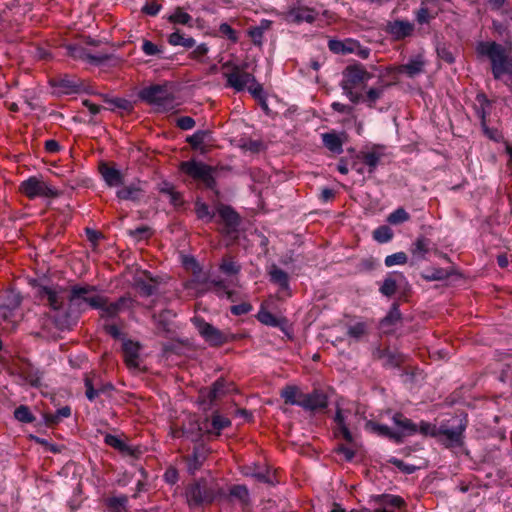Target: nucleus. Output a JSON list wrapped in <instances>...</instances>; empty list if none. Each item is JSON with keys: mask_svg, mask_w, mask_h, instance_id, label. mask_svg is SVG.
Wrapping results in <instances>:
<instances>
[{"mask_svg": "<svg viewBox=\"0 0 512 512\" xmlns=\"http://www.w3.org/2000/svg\"><path fill=\"white\" fill-rule=\"evenodd\" d=\"M95 286L91 285H75L68 290L67 311L54 316L55 326L60 329H69L77 319L78 314L85 309L86 306L97 309L102 305V296L95 295Z\"/></svg>", "mask_w": 512, "mask_h": 512, "instance_id": "nucleus-1", "label": "nucleus"}, {"mask_svg": "<svg viewBox=\"0 0 512 512\" xmlns=\"http://www.w3.org/2000/svg\"><path fill=\"white\" fill-rule=\"evenodd\" d=\"M224 495L223 489L214 479L200 478L185 488V498L189 507L210 505Z\"/></svg>", "mask_w": 512, "mask_h": 512, "instance_id": "nucleus-2", "label": "nucleus"}, {"mask_svg": "<svg viewBox=\"0 0 512 512\" xmlns=\"http://www.w3.org/2000/svg\"><path fill=\"white\" fill-rule=\"evenodd\" d=\"M478 57L490 60L492 73L495 79H500L508 73L512 59H509L506 48L494 41H481L476 45Z\"/></svg>", "mask_w": 512, "mask_h": 512, "instance_id": "nucleus-3", "label": "nucleus"}, {"mask_svg": "<svg viewBox=\"0 0 512 512\" xmlns=\"http://www.w3.org/2000/svg\"><path fill=\"white\" fill-rule=\"evenodd\" d=\"M343 77L340 87L343 94L353 104L360 103L362 94L356 91V88L364 86L372 77L362 64H351L343 70Z\"/></svg>", "mask_w": 512, "mask_h": 512, "instance_id": "nucleus-4", "label": "nucleus"}, {"mask_svg": "<svg viewBox=\"0 0 512 512\" xmlns=\"http://www.w3.org/2000/svg\"><path fill=\"white\" fill-rule=\"evenodd\" d=\"M19 191L29 199L36 197L55 198L58 191L44 181L42 177L32 176L21 182Z\"/></svg>", "mask_w": 512, "mask_h": 512, "instance_id": "nucleus-5", "label": "nucleus"}, {"mask_svg": "<svg viewBox=\"0 0 512 512\" xmlns=\"http://www.w3.org/2000/svg\"><path fill=\"white\" fill-rule=\"evenodd\" d=\"M139 97L152 105L164 110L173 107L174 96L167 85H152L140 91Z\"/></svg>", "mask_w": 512, "mask_h": 512, "instance_id": "nucleus-6", "label": "nucleus"}, {"mask_svg": "<svg viewBox=\"0 0 512 512\" xmlns=\"http://www.w3.org/2000/svg\"><path fill=\"white\" fill-rule=\"evenodd\" d=\"M39 295L47 301L49 307L53 310L54 313L51 315L53 321L56 314H62L64 311H67V304L65 302L66 300L68 301L67 288L41 286L39 288Z\"/></svg>", "mask_w": 512, "mask_h": 512, "instance_id": "nucleus-7", "label": "nucleus"}, {"mask_svg": "<svg viewBox=\"0 0 512 512\" xmlns=\"http://www.w3.org/2000/svg\"><path fill=\"white\" fill-rule=\"evenodd\" d=\"M180 169L191 178L202 181L207 188L214 189L216 181L213 176L215 172L213 167L191 160L182 162Z\"/></svg>", "mask_w": 512, "mask_h": 512, "instance_id": "nucleus-8", "label": "nucleus"}, {"mask_svg": "<svg viewBox=\"0 0 512 512\" xmlns=\"http://www.w3.org/2000/svg\"><path fill=\"white\" fill-rule=\"evenodd\" d=\"M328 47L334 53H337V54L354 53L362 59H366L370 55L369 48L361 46L358 41L353 40V39H346L344 41L330 40L328 42Z\"/></svg>", "mask_w": 512, "mask_h": 512, "instance_id": "nucleus-9", "label": "nucleus"}, {"mask_svg": "<svg viewBox=\"0 0 512 512\" xmlns=\"http://www.w3.org/2000/svg\"><path fill=\"white\" fill-rule=\"evenodd\" d=\"M67 55L74 60H81L94 65H100L108 61L111 57L108 54H92L85 47L78 44H69L65 46Z\"/></svg>", "mask_w": 512, "mask_h": 512, "instance_id": "nucleus-10", "label": "nucleus"}, {"mask_svg": "<svg viewBox=\"0 0 512 512\" xmlns=\"http://www.w3.org/2000/svg\"><path fill=\"white\" fill-rule=\"evenodd\" d=\"M193 323L201 336L211 345L218 346L227 342L226 336L211 324L199 317L193 318Z\"/></svg>", "mask_w": 512, "mask_h": 512, "instance_id": "nucleus-11", "label": "nucleus"}, {"mask_svg": "<svg viewBox=\"0 0 512 512\" xmlns=\"http://www.w3.org/2000/svg\"><path fill=\"white\" fill-rule=\"evenodd\" d=\"M103 303L97 309L101 310L102 317H115L120 312L132 308L134 300L129 296H122L115 302H109L108 298L102 296Z\"/></svg>", "mask_w": 512, "mask_h": 512, "instance_id": "nucleus-12", "label": "nucleus"}, {"mask_svg": "<svg viewBox=\"0 0 512 512\" xmlns=\"http://www.w3.org/2000/svg\"><path fill=\"white\" fill-rule=\"evenodd\" d=\"M227 85L236 91H242L248 88L251 82H254V76L251 73L241 70L234 66L230 73H226Z\"/></svg>", "mask_w": 512, "mask_h": 512, "instance_id": "nucleus-13", "label": "nucleus"}, {"mask_svg": "<svg viewBox=\"0 0 512 512\" xmlns=\"http://www.w3.org/2000/svg\"><path fill=\"white\" fill-rule=\"evenodd\" d=\"M86 388L85 395L88 400L93 401L101 393H106L113 389L111 383H103L96 374L87 375L84 379Z\"/></svg>", "mask_w": 512, "mask_h": 512, "instance_id": "nucleus-14", "label": "nucleus"}, {"mask_svg": "<svg viewBox=\"0 0 512 512\" xmlns=\"http://www.w3.org/2000/svg\"><path fill=\"white\" fill-rule=\"evenodd\" d=\"M134 287L142 297L154 295L158 289V282L146 271L134 277Z\"/></svg>", "mask_w": 512, "mask_h": 512, "instance_id": "nucleus-15", "label": "nucleus"}, {"mask_svg": "<svg viewBox=\"0 0 512 512\" xmlns=\"http://www.w3.org/2000/svg\"><path fill=\"white\" fill-rule=\"evenodd\" d=\"M327 405L328 401L326 395L319 390H314L308 394L304 393L303 396H301L300 407L305 410L315 411L324 409L327 407Z\"/></svg>", "mask_w": 512, "mask_h": 512, "instance_id": "nucleus-16", "label": "nucleus"}, {"mask_svg": "<svg viewBox=\"0 0 512 512\" xmlns=\"http://www.w3.org/2000/svg\"><path fill=\"white\" fill-rule=\"evenodd\" d=\"M374 357L382 360L383 365L388 368H397L403 364L407 356L398 351H392L389 349H376L373 353Z\"/></svg>", "mask_w": 512, "mask_h": 512, "instance_id": "nucleus-17", "label": "nucleus"}, {"mask_svg": "<svg viewBox=\"0 0 512 512\" xmlns=\"http://www.w3.org/2000/svg\"><path fill=\"white\" fill-rule=\"evenodd\" d=\"M217 213L221 221L225 224V232L230 234L235 232L240 224L239 215L228 205L220 204L217 207Z\"/></svg>", "mask_w": 512, "mask_h": 512, "instance_id": "nucleus-18", "label": "nucleus"}, {"mask_svg": "<svg viewBox=\"0 0 512 512\" xmlns=\"http://www.w3.org/2000/svg\"><path fill=\"white\" fill-rule=\"evenodd\" d=\"M99 172L109 187L119 186L124 183V176L122 172L107 163H100Z\"/></svg>", "mask_w": 512, "mask_h": 512, "instance_id": "nucleus-19", "label": "nucleus"}, {"mask_svg": "<svg viewBox=\"0 0 512 512\" xmlns=\"http://www.w3.org/2000/svg\"><path fill=\"white\" fill-rule=\"evenodd\" d=\"M210 281L206 273H203L199 267L193 273V278L186 284V288L194 290L197 294H203L210 291Z\"/></svg>", "mask_w": 512, "mask_h": 512, "instance_id": "nucleus-20", "label": "nucleus"}, {"mask_svg": "<svg viewBox=\"0 0 512 512\" xmlns=\"http://www.w3.org/2000/svg\"><path fill=\"white\" fill-rule=\"evenodd\" d=\"M208 449L204 445L195 446L193 454L186 457L187 470L190 474H195L203 465L208 455Z\"/></svg>", "mask_w": 512, "mask_h": 512, "instance_id": "nucleus-21", "label": "nucleus"}, {"mask_svg": "<svg viewBox=\"0 0 512 512\" xmlns=\"http://www.w3.org/2000/svg\"><path fill=\"white\" fill-rule=\"evenodd\" d=\"M414 30V25L409 21L396 20L389 22L387 25V32L391 34L395 39H404L410 36Z\"/></svg>", "mask_w": 512, "mask_h": 512, "instance_id": "nucleus-22", "label": "nucleus"}, {"mask_svg": "<svg viewBox=\"0 0 512 512\" xmlns=\"http://www.w3.org/2000/svg\"><path fill=\"white\" fill-rule=\"evenodd\" d=\"M257 319L264 325L279 327L281 331L288 334V322L286 318H277L265 309H261L257 314Z\"/></svg>", "mask_w": 512, "mask_h": 512, "instance_id": "nucleus-23", "label": "nucleus"}, {"mask_svg": "<svg viewBox=\"0 0 512 512\" xmlns=\"http://www.w3.org/2000/svg\"><path fill=\"white\" fill-rule=\"evenodd\" d=\"M464 430L465 426L459 424L457 427L453 428H442L439 431V435L442 436V440L446 445H461Z\"/></svg>", "mask_w": 512, "mask_h": 512, "instance_id": "nucleus-24", "label": "nucleus"}, {"mask_svg": "<svg viewBox=\"0 0 512 512\" xmlns=\"http://www.w3.org/2000/svg\"><path fill=\"white\" fill-rule=\"evenodd\" d=\"M391 85V83L381 82L380 85L369 88L365 95L362 94L360 102L365 103L369 108H374L377 101L383 96L384 91Z\"/></svg>", "mask_w": 512, "mask_h": 512, "instance_id": "nucleus-25", "label": "nucleus"}, {"mask_svg": "<svg viewBox=\"0 0 512 512\" xmlns=\"http://www.w3.org/2000/svg\"><path fill=\"white\" fill-rule=\"evenodd\" d=\"M401 321V313L398 304L394 303L388 314L381 320L380 326L385 333H391L394 331L397 323Z\"/></svg>", "mask_w": 512, "mask_h": 512, "instance_id": "nucleus-26", "label": "nucleus"}, {"mask_svg": "<svg viewBox=\"0 0 512 512\" xmlns=\"http://www.w3.org/2000/svg\"><path fill=\"white\" fill-rule=\"evenodd\" d=\"M123 354L125 363L130 368H137L139 358V345L130 340L123 343Z\"/></svg>", "mask_w": 512, "mask_h": 512, "instance_id": "nucleus-27", "label": "nucleus"}, {"mask_svg": "<svg viewBox=\"0 0 512 512\" xmlns=\"http://www.w3.org/2000/svg\"><path fill=\"white\" fill-rule=\"evenodd\" d=\"M116 195L121 200L139 201L143 197V189L139 184H130L117 190Z\"/></svg>", "mask_w": 512, "mask_h": 512, "instance_id": "nucleus-28", "label": "nucleus"}, {"mask_svg": "<svg viewBox=\"0 0 512 512\" xmlns=\"http://www.w3.org/2000/svg\"><path fill=\"white\" fill-rule=\"evenodd\" d=\"M366 429L382 437L393 439L396 442H401V435L392 431L387 425L378 424L374 421L366 423Z\"/></svg>", "mask_w": 512, "mask_h": 512, "instance_id": "nucleus-29", "label": "nucleus"}, {"mask_svg": "<svg viewBox=\"0 0 512 512\" xmlns=\"http://www.w3.org/2000/svg\"><path fill=\"white\" fill-rule=\"evenodd\" d=\"M231 424L230 420L226 417H223L219 414H214L212 416V420L209 423L208 421L205 422L203 427H200L199 429H205L207 433H214L216 435L220 434V431L226 427H228Z\"/></svg>", "mask_w": 512, "mask_h": 512, "instance_id": "nucleus-30", "label": "nucleus"}, {"mask_svg": "<svg viewBox=\"0 0 512 512\" xmlns=\"http://www.w3.org/2000/svg\"><path fill=\"white\" fill-rule=\"evenodd\" d=\"M393 422L401 429V432H398L401 438L405 435L415 434L418 431L417 425L401 413H396L393 416Z\"/></svg>", "mask_w": 512, "mask_h": 512, "instance_id": "nucleus-31", "label": "nucleus"}, {"mask_svg": "<svg viewBox=\"0 0 512 512\" xmlns=\"http://www.w3.org/2000/svg\"><path fill=\"white\" fill-rule=\"evenodd\" d=\"M424 60L421 56H416L409 60L408 63L401 65L399 72L406 73L409 77H414L423 72Z\"/></svg>", "mask_w": 512, "mask_h": 512, "instance_id": "nucleus-32", "label": "nucleus"}, {"mask_svg": "<svg viewBox=\"0 0 512 512\" xmlns=\"http://www.w3.org/2000/svg\"><path fill=\"white\" fill-rule=\"evenodd\" d=\"M304 393L300 391L297 386L287 385L281 390V397L284 399L286 404L298 405L301 403V396Z\"/></svg>", "mask_w": 512, "mask_h": 512, "instance_id": "nucleus-33", "label": "nucleus"}, {"mask_svg": "<svg viewBox=\"0 0 512 512\" xmlns=\"http://www.w3.org/2000/svg\"><path fill=\"white\" fill-rule=\"evenodd\" d=\"M317 15L318 13L315 10L308 7H297L290 12V16L295 22L305 21L312 23L316 19Z\"/></svg>", "mask_w": 512, "mask_h": 512, "instance_id": "nucleus-34", "label": "nucleus"}, {"mask_svg": "<svg viewBox=\"0 0 512 512\" xmlns=\"http://www.w3.org/2000/svg\"><path fill=\"white\" fill-rule=\"evenodd\" d=\"M322 141L331 152L341 154L343 152V140L336 133L322 134Z\"/></svg>", "mask_w": 512, "mask_h": 512, "instance_id": "nucleus-35", "label": "nucleus"}, {"mask_svg": "<svg viewBox=\"0 0 512 512\" xmlns=\"http://www.w3.org/2000/svg\"><path fill=\"white\" fill-rule=\"evenodd\" d=\"M173 313L170 310H164L159 315H154L153 319L157 325L158 333H170Z\"/></svg>", "mask_w": 512, "mask_h": 512, "instance_id": "nucleus-36", "label": "nucleus"}, {"mask_svg": "<svg viewBox=\"0 0 512 512\" xmlns=\"http://www.w3.org/2000/svg\"><path fill=\"white\" fill-rule=\"evenodd\" d=\"M430 240L421 236L416 239L412 244L411 253L416 260L425 259L426 254L429 252Z\"/></svg>", "mask_w": 512, "mask_h": 512, "instance_id": "nucleus-37", "label": "nucleus"}, {"mask_svg": "<svg viewBox=\"0 0 512 512\" xmlns=\"http://www.w3.org/2000/svg\"><path fill=\"white\" fill-rule=\"evenodd\" d=\"M227 392L226 383L224 380H217L211 388L201 391V397L208 398L212 403L217 398L221 397Z\"/></svg>", "mask_w": 512, "mask_h": 512, "instance_id": "nucleus-38", "label": "nucleus"}, {"mask_svg": "<svg viewBox=\"0 0 512 512\" xmlns=\"http://www.w3.org/2000/svg\"><path fill=\"white\" fill-rule=\"evenodd\" d=\"M269 275L273 283L279 285L283 289L288 288L289 280L288 275L285 271H283L276 265H272L269 271Z\"/></svg>", "mask_w": 512, "mask_h": 512, "instance_id": "nucleus-39", "label": "nucleus"}, {"mask_svg": "<svg viewBox=\"0 0 512 512\" xmlns=\"http://www.w3.org/2000/svg\"><path fill=\"white\" fill-rule=\"evenodd\" d=\"M335 422L337 424L336 435L340 434L342 437L349 443L353 442V435L345 424L344 417L342 415V411L340 409L337 410L335 415Z\"/></svg>", "mask_w": 512, "mask_h": 512, "instance_id": "nucleus-40", "label": "nucleus"}, {"mask_svg": "<svg viewBox=\"0 0 512 512\" xmlns=\"http://www.w3.org/2000/svg\"><path fill=\"white\" fill-rule=\"evenodd\" d=\"M168 42L173 46H183L185 48H192L195 45V40L192 37H185L179 30L169 35Z\"/></svg>", "mask_w": 512, "mask_h": 512, "instance_id": "nucleus-41", "label": "nucleus"}, {"mask_svg": "<svg viewBox=\"0 0 512 512\" xmlns=\"http://www.w3.org/2000/svg\"><path fill=\"white\" fill-rule=\"evenodd\" d=\"M208 137V132L204 130H198L193 135L187 138V142L195 150H199L201 153L205 152L204 143Z\"/></svg>", "mask_w": 512, "mask_h": 512, "instance_id": "nucleus-42", "label": "nucleus"}, {"mask_svg": "<svg viewBox=\"0 0 512 512\" xmlns=\"http://www.w3.org/2000/svg\"><path fill=\"white\" fill-rule=\"evenodd\" d=\"M271 26V21L262 20L260 25L251 27L249 29V35L252 38L254 44L260 45L262 43L263 33L268 30Z\"/></svg>", "mask_w": 512, "mask_h": 512, "instance_id": "nucleus-43", "label": "nucleus"}, {"mask_svg": "<svg viewBox=\"0 0 512 512\" xmlns=\"http://www.w3.org/2000/svg\"><path fill=\"white\" fill-rule=\"evenodd\" d=\"M105 443L114 449L125 453V454H132L131 448L119 437L111 434H107L104 439Z\"/></svg>", "mask_w": 512, "mask_h": 512, "instance_id": "nucleus-44", "label": "nucleus"}, {"mask_svg": "<svg viewBox=\"0 0 512 512\" xmlns=\"http://www.w3.org/2000/svg\"><path fill=\"white\" fill-rule=\"evenodd\" d=\"M71 415V409L68 406H64L56 411V413H47L44 415L45 423L48 425H54L60 422L62 418H67Z\"/></svg>", "mask_w": 512, "mask_h": 512, "instance_id": "nucleus-45", "label": "nucleus"}, {"mask_svg": "<svg viewBox=\"0 0 512 512\" xmlns=\"http://www.w3.org/2000/svg\"><path fill=\"white\" fill-rule=\"evenodd\" d=\"M210 287L212 291H214L217 296L224 297L226 296L229 300L232 302L235 301L234 299V292L227 289V286L224 284L221 280H211L210 281Z\"/></svg>", "mask_w": 512, "mask_h": 512, "instance_id": "nucleus-46", "label": "nucleus"}, {"mask_svg": "<svg viewBox=\"0 0 512 512\" xmlns=\"http://www.w3.org/2000/svg\"><path fill=\"white\" fill-rule=\"evenodd\" d=\"M449 272L443 268H431L422 274V277L427 281H439L446 279Z\"/></svg>", "mask_w": 512, "mask_h": 512, "instance_id": "nucleus-47", "label": "nucleus"}, {"mask_svg": "<svg viewBox=\"0 0 512 512\" xmlns=\"http://www.w3.org/2000/svg\"><path fill=\"white\" fill-rule=\"evenodd\" d=\"M128 498L126 496L112 497L108 499L107 506L112 512H124Z\"/></svg>", "mask_w": 512, "mask_h": 512, "instance_id": "nucleus-48", "label": "nucleus"}, {"mask_svg": "<svg viewBox=\"0 0 512 512\" xmlns=\"http://www.w3.org/2000/svg\"><path fill=\"white\" fill-rule=\"evenodd\" d=\"M393 237V232L390 227L383 225L378 227L373 232V238L379 243L389 242Z\"/></svg>", "mask_w": 512, "mask_h": 512, "instance_id": "nucleus-49", "label": "nucleus"}, {"mask_svg": "<svg viewBox=\"0 0 512 512\" xmlns=\"http://www.w3.org/2000/svg\"><path fill=\"white\" fill-rule=\"evenodd\" d=\"M409 219V213L403 208H398L388 216L387 221L392 225H398Z\"/></svg>", "mask_w": 512, "mask_h": 512, "instance_id": "nucleus-50", "label": "nucleus"}, {"mask_svg": "<svg viewBox=\"0 0 512 512\" xmlns=\"http://www.w3.org/2000/svg\"><path fill=\"white\" fill-rule=\"evenodd\" d=\"M435 13L436 11L432 7L421 5V7L416 12V20L419 24L428 23L430 19L434 17Z\"/></svg>", "mask_w": 512, "mask_h": 512, "instance_id": "nucleus-51", "label": "nucleus"}, {"mask_svg": "<svg viewBox=\"0 0 512 512\" xmlns=\"http://www.w3.org/2000/svg\"><path fill=\"white\" fill-rule=\"evenodd\" d=\"M191 16L184 12L182 10V8L180 7H177L174 11L173 14H171L169 17H168V20L171 22V23H177V24H188L190 21H191Z\"/></svg>", "mask_w": 512, "mask_h": 512, "instance_id": "nucleus-52", "label": "nucleus"}, {"mask_svg": "<svg viewBox=\"0 0 512 512\" xmlns=\"http://www.w3.org/2000/svg\"><path fill=\"white\" fill-rule=\"evenodd\" d=\"M15 418L23 423H31L34 421V416L27 406L21 405L14 411Z\"/></svg>", "mask_w": 512, "mask_h": 512, "instance_id": "nucleus-53", "label": "nucleus"}, {"mask_svg": "<svg viewBox=\"0 0 512 512\" xmlns=\"http://www.w3.org/2000/svg\"><path fill=\"white\" fill-rule=\"evenodd\" d=\"M195 212L199 219L206 220L207 222L211 221L214 217V214L209 210L208 205L200 201L195 203Z\"/></svg>", "mask_w": 512, "mask_h": 512, "instance_id": "nucleus-54", "label": "nucleus"}, {"mask_svg": "<svg viewBox=\"0 0 512 512\" xmlns=\"http://www.w3.org/2000/svg\"><path fill=\"white\" fill-rule=\"evenodd\" d=\"M408 261V257L406 255V253L404 252H397V253H394L392 255H388L386 258H385V265L387 267H392L394 265H403V264H406Z\"/></svg>", "mask_w": 512, "mask_h": 512, "instance_id": "nucleus-55", "label": "nucleus"}, {"mask_svg": "<svg viewBox=\"0 0 512 512\" xmlns=\"http://www.w3.org/2000/svg\"><path fill=\"white\" fill-rule=\"evenodd\" d=\"M363 162L369 166L370 172H372L377 165L379 164V161L381 159V154L375 151L364 153L363 156Z\"/></svg>", "mask_w": 512, "mask_h": 512, "instance_id": "nucleus-56", "label": "nucleus"}, {"mask_svg": "<svg viewBox=\"0 0 512 512\" xmlns=\"http://www.w3.org/2000/svg\"><path fill=\"white\" fill-rule=\"evenodd\" d=\"M396 290H397L396 280H394L393 278H390V277L386 278L380 287V292L387 297L394 295Z\"/></svg>", "mask_w": 512, "mask_h": 512, "instance_id": "nucleus-57", "label": "nucleus"}, {"mask_svg": "<svg viewBox=\"0 0 512 512\" xmlns=\"http://www.w3.org/2000/svg\"><path fill=\"white\" fill-rule=\"evenodd\" d=\"M367 327L365 323H357L355 325H352L348 328L347 334L356 340H359L361 337H363L366 334Z\"/></svg>", "mask_w": 512, "mask_h": 512, "instance_id": "nucleus-58", "label": "nucleus"}, {"mask_svg": "<svg viewBox=\"0 0 512 512\" xmlns=\"http://www.w3.org/2000/svg\"><path fill=\"white\" fill-rule=\"evenodd\" d=\"M230 495L238 498L242 503H247L249 499L248 489L243 485H235L230 489Z\"/></svg>", "mask_w": 512, "mask_h": 512, "instance_id": "nucleus-59", "label": "nucleus"}, {"mask_svg": "<svg viewBox=\"0 0 512 512\" xmlns=\"http://www.w3.org/2000/svg\"><path fill=\"white\" fill-rule=\"evenodd\" d=\"M55 86L62 88L65 93H70L76 91L78 85L74 80L69 79L68 77H63L57 80L54 84Z\"/></svg>", "mask_w": 512, "mask_h": 512, "instance_id": "nucleus-60", "label": "nucleus"}, {"mask_svg": "<svg viewBox=\"0 0 512 512\" xmlns=\"http://www.w3.org/2000/svg\"><path fill=\"white\" fill-rule=\"evenodd\" d=\"M220 269L225 274L234 275L240 271V266L230 258H227L223 260L222 264L220 265Z\"/></svg>", "mask_w": 512, "mask_h": 512, "instance_id": "nucleus-61", "label": "nucleus"}, {"mask_svg": "<svg viewBox=\"0 0 512 512\" xmlns=\"http://www.w3.org/2000/svg\"><path fill=\"white\" fill-rule=\"evenodd\" d=\"M382 504L384 507L388 509H392L394 511L395 508H399L404 504V500L399 496H384Z\"/></svg>", "mask_w": 512, "mask_h": 512, "instance_id": "nucleus-62", "label": "nucleus"}, {"mask_svg": "<svg viewBox=\"0 0 512 512\" xmlns=\"http://www.w3.org/2000/svg\"><path fill=\"white\" fill-rule=\"evenodd\" d=\"M477 101L480 105L479 108H477V115L478 117L481 119V123H482V126L485 128L486 126V110H485V106L489 105V101L487 100V98L485 97V95H478L477 96Z\"/></svg>", "mask_w": 512, "mask_h": 512, "instance_id": "nucleus-63", "label": "nucleus"}, {"mask_svg": "<svg viewBox=\"0 0 512 512\" xmlns=\"http://www.w3.org/2000/svg\"><path fill=\"white\" fill-rule=\"evenodd\" d=\"M128 234L136 240H142L148 238L151 235V231L148 226H140L136 229L129 230Z\"/></svg>", "mask_w": 512, "mask_h": 512, "instance_id": "nucleus-64", "label": "nucleus"}]
</instances>
